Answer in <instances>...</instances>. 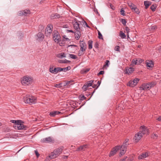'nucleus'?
I'll use <instances>...</instances> for the list:
<instances>
[{
  "label": "nucleus",
  "mask_w": 161,
  "mask_h": 161,
  "mask_svg": "<svg viewBox=\"0 0 161 161\" xmlns=\"http://www.w3.org/2000/svg\"><path fill=\"white\" fill-rule=\"evenodd\" d=\"M72 24L75 29V38L76 40H78L81 35L80 25V24H81V22L78 21L76 18H74L72 21Z\"/></svg>",
  "instance_id": "f257e3e1"
},
{
  "label": "nucleus",
  "mask_w": 161,
  "mask_h": 161,
  "mask_svg": "<svg viewBox=\"0 0 161 161\" xmlns=\"http://www.w3.org/2000/svg\"><path fill=\"white\" fill-rule=\"evenodd\" d=\"M33 81V78L30 76L25 75L21 78V84L24 86H28L32 83Z\"/></svg>",
  "instance_id": "f03ea898"
},
{
  "label": "nucleus",
  "mask_w": 161,
  "mask_h": 161,
  "mask_svg": "<svg viewBox=\"0 0 161 161\" xmlns=\"http://www.w3.org/2000/svg\"><path fill=\"white\" fill-rule=\"evenodd\" d=\"M24 102L27 103L32 104L36 102V98L33 96L27 95L24 98Z\"/></svg>",
  "instance_id": "7ed1b4c3"
},
{
  "label": "nucleus",
  "mask_w": 161,
  "mask_h": 161,
  "mask_svg": "<svg viewBox=\"0 0 161 161\" xmlns=\"http://www.w3.org/2000/svg\"><path fill=\"white\" fill-rule=\"evenodd\" d=\"M156 85L155 82H152L148 83H143L140 87L141 90H149L151 88L154 87Z\"/></svg>",
  "instance_id": "20e7f679"
},
{
  "label": "nucleus",
  "mask_w": 161,
  "mask_h": 161,
  "mask_svg": "<svg viewBox=\"0 0 161 161\" xmlns=\"http://www.w3.org/2000/svg\"><path fill=\"white\" fill-rule=\"evenodd\" d=\"M129 141V139H126L125 140V141L123 142V144L120 146L119 149L121 150L119 154V156L121 157L122 155L124 154L126 152V147L127 146V143Z\"/></svg>",
  "instance_id": "39448f33"
},
{
  "label": "nucleus",
  "mask_w": 161,
  "mask_h": 161,
  "mask_svg": "<svg viewBox=\"0 0 161 161\" xmlns=\"http://www.w3.org/2000/svg\"><path fill=\"white\" fill-rule=\"evenodd\" d=\"M14 127L15 129H17L19 130L25 129L26 127L21 123V121L20 120L17 121V123L15 124Z\"/></svg>",
  "instance_id": "423d86ee"
},
{
  "label": "nucleus",
  "mask_w": 161,
  "mask_h": 161,
  "mask_svg": "<svg viewBox=\"0 0 161 161\" xmlns=\"http://www.w3.org/2000/svg\"><path fill=\"white\" fill-rule=\"evenodd\" d=\"M93 80H92L88 81L82 87V89L84 90V91H86L89 90V89H88V88L90 86H92V85H93Z\"/></svg>",
  "instance_id": "0eeeda50"
},
{
  "label": "nucleus",
  "mask_w": 161,
  "mask_h": 161,
  "mask_svg": "<svg viewBox=\"0 0 161 161\" xmlns=\"http://www.w3.org/2000/svg\"><path fill=\"white\" fill-rule=\"evenodd\" d=\"M53 29V25L51 24H49L46 27L45 32L46 34L47 35L51 33Z\"/></svg>",
  "instance_id": "6e6552de"
},
{
  "label": "nucleus",
  "mask_w": 161,
  "mask_h": 161,
  "mask_svg": "<svg viewBox=\"0 0 161 161\" xmlns=\"http://www.w3.org/2000/svg\"><path fill=\"white\" fill-rule=\"evenodd\" d=\"M42 141L44 143H54L55 142V140L51 136H49L47 137L43 138L42 140Z\"/></svg>",
  "instance_id": "1a4fd4ad"
},
{
  "label": "nucleus",
  "mask_w": 161,
  "mask_h": 161,
  "mask_svg": "<svg viewBox=\"0 0 161 161\" xmlns=\"http://www.w3.org/2000/svg\"><path fill=\"white\" fill-rule=\"evenodd\" d=\"M53 39L55 42L58 43L60 41V37L58 32L53 33Z\"/></svg>",
  "instance_id": "9d476101"
},
{
  "label": "nucleus",
  "mask_w": 161,
  "mask_h": 161,
  "mask_svg": "<svg viewBox=\"0 0 161 161\" xmlns=\"http://www.w3.org/2000/svg\"><path fill=\"white\" fill-rule=\"evenodd\" d=\"M119 147H120V146H117L113 148L110 153V154H109V157H111L114 155L117 151L119 149Z\"/></svg>",
  "instance_id": "9b49d317"
},
{
  "label": "nucleus",
  "mask_w": 161,
  "mask_h": 161,
  "mask_svg": "<svg viewBox=\"0 0 161 161\" xmlns=\"http://www.w3.org/2000/svg\"><path fill=\"white\" fill-rule=\"evenodd\" d=\"M44 37V35L43 33L39 32L36 35V40L38 42H41L43 41Z\"/></svg>",
  "instance_id": "f8f14e48"
},
{
  "label": "nucleus",
  "mask_w": 161,
  "mask_h": 161,
  "mask_svg": "<svg viewBox=\"0 0 161 161\" xmlns=\"http://www.w3.org/2000/svg\"><path fill=\"white\" fill-rule=\"evenodd\" d=\"M142 136V133L139 131L137 134H136L134 138V141L136 142H138L141 138Z\"/></svg>",
  "instance_id": "ddd939ff"
},
{
  "label": "nucleus",
  "mask_w": 161,
  "mask_h": 161,
  "mask_svg": "<svg viewBox=\"0 0 161 161\" xmlns=\"http://www.w3.org/2000/svg\"><path fill=\"white\" fill-rule=\"evenodd\" d=\"M141 130H142L140 131L142 133V135L144 134H148L149 133L148 129L147 127L143 125L140 127Z\"/></svg>",
  "instance_id": "4468645a"
},
{
  "label": "nucleus",
  "mask_w": 161,
  "mask_h": 161,
  "mask_svg": "<svg viewBox=\"0 0 161 161\" xmlns=\"http://www.w3.org/2000/svg\"><path fill=\"white\" fill-rule=\"evenodd\" d=\"M80 50L82 51H86V45L85 42L83 41H80Z\"/></svg>",
  "instance_id": "2eb2a0df"
},
{
  "label": "nucleus",
  "mask_w": 161,
  "mask_h": 161,
  "mask_svg": "<svg viewBox=\"0 0 161 161\" xmlns=\"http://www.w3.org/2000/svg\"><path fill=\"white\" fill-rule=\"evenodd\" d=\"M146 66L147 67L152 68L154 66V63L151 60H147L146 61Z\"/></svg>",
  "instance_id": "dca6fc26"
},
{
  "label": "nucleus",
  "mask_w": 161,
  "mask_h": 161,
  "mask_svg": "<svg viewBox=\"0 0 161 161\" xmlns=\"http://www.w3.org/2000/svg\"><path fill=\"white\" fill-rule=\"evenodd\" d=\"M59 154L56 150H54L53 152L49 156V157L51 159H53L59 155Z\"/></svg>",
  "instance_id": "f3484780"
},
{
  "label": "nucleus",
  "mask_w": 161,
  "mask_h": 161,
  "mask_svg": "<svg viewBox=\"0 0 161 161\" xmlns=\"http://www.w3.org/2000/svg\"><path fill=\"white\" fill-rule=\"evenodd\" d=\"M30 12V11L29 10H25L22 11H20V13H19V15H24L26 16L27 14H29Z\"/></svg>",
  "instance_id": "a211bd4d"
},
{
  "label": "nucleus",
  "mask_w": 161,
  "mask_h": 161,
  "mask_svg": "<svg viewBox=\"0 0 161 161\" xmlns=\"http://www.w3.org/2000/svg\"><path fill=\"white\" fill-rule=\"evenodd\" d=\"M148 156V154L146 152L142 153L138 157L139 159H142Z\"/></svg>",
  "instance_id": "6ab92c4d"
},
{
  "label": "nucleus",
  "mask_w": 161,
  "mask_h": 161,
  "mask_svg": "<svg viewBox=\"0 0 161 161\" xmlns=\"http://www.w3.org/2000/svg\"><path fill=\"white\" fill-rule=\"evenodd\" d=\"M134 70V68L130 67L125 69V72L126 74H129L131 73Z\"/></svg>",
  "instance_id": "aec40b11"
},
{
  "label": "nucleus",
  "mask_w": 161,
  "mask_h": 161,
  "mask_svg": "<svg viewBox=\"0 0 161 161\" xmlns=\"http://www.w3.org/2000/svg\"><path fill=\"white\" fill-rule=\"evenodd\" d=\"M57 56V57L60 58H63L66 57V54L64 53H61L58 54Z\"/></svg>",
  "instance_id": "412c9836"
},
{
  "label": "nucleus",
  "mask_w": 161,
  "mask_h": 161,
  "mask_svg": "<svg viewBox=\"0 0 161 161\" xmlns=\"http://www.w3.org/2000/svg\"><path fill=\"white\" fill-rule=\"evenodd\" d=\"M61 113V112L57 111H55L54 112H51L50 113L49 115L50 116L52 117H54L57 114H59Z\"/></svg>",
  "instance_id": "4be33fe9"
},
{
  "label": "nucleus",
  "mask_w": 161,
  "mask_h": 161,
  "mask_svg": "<svg viewBox=\"0 0 161 161\" xmlns=\"http://www.w3.org/2000/svg\"><path fill=\"white\" fill-rule=\"evenodd\" d=\"M87 147L88 146L87 145H84L82 146H81L78 148L77 151H82L83 150H84L85 149L87 148Z\"/></svg>",
  "instance_id": "5701e85b"
},
{
  "label": "nucleus",
  "mask_w": 161,
  "mask_h": 161,
  "mask_svg": "<svg viewBox=\"0 0 161 161\" xmlns=\"http://www.w3.org/2000/svg\"><path fill=\"white\" fill-rule=\"evenodd\" d=\"M58 62L60 63L68 64L70 63V61L66 59H64V60H59Z\"/></svg>",
  "instance_id": "b1692460"
},
{
  "label": "nucleus",
  "mask_w": 161,
  "mask_h": 161,
  "mask_svg": "<svg viewBox=\"0 0 161 161\" xmlns=\"http://www.w3.org/2000/svg\"><path fill=\"white\" fill-rule=\"evenodd\" d=\"M64 149V147L63 146H61L58 148L57 149H56L57 152L59 154V155L62 152L63 150Z\"/></svg>",
  "instance_id": "393cba45"
},
{
  "label": "nucleus",
  "mask_w": 161,
  "mask_h": 161,
  "mask_svg": "<svg viewBox=\"0 0 161 161\" xmlns=\"http://www.w3.org/2000/svg\"><path fill=\"white\" fill-rule=\"evenodd\" d=\"M93 42L92 40H89L88 42V48L89 49H91L92 47Z\"/></svg>",
  "instance_id": "a878e982"
},
{
  "label": "nucleus",
  "mask_w": 161,
  "mask_h": 161,
  "mask_svg": "<svg viewBox=\"0 0 161 161\" xmlns=\"http://www.w3.org/2000/svg\"><path fill=\"white\" fill-rule=\"evenodd\" d=\"M132 80H130L127 84V85L130 87H133L135 86L134 84L133 83Z\"/></svg>",
  "instance_id": "bb28decb"
},
{
  "label": "nucleus",
  "mask_w": 161,
  "mask_h": 161,
  "mask_svg": "<svg viewBox=\"0 0 161 161\" xmlns=\"http://www.w3.org/2000/svg\"><path fill=\"white\" fill-rule=\"evenodd\" d=\"M71 67L70 66H69L68 67L64 68H61V71H63L64 72H65L68 70H69L70 69Z\"/></svg>",
  "instance_id": "cd10ccee"
},
{
  "label": "nucleus",
  "mask_w": 161,
  "mask_h": 161,
  "mask_svg": "<svg viewBox=\"0 0 161 161\" xmlns=\"http://www.w3.org/2000/svg\"><path fill=\"white\" fill-rule=\"evenodd\" d=\"M128 5L130 7L131 9L133 10L136 7V6L133 4L132 3L130 2L128 3Z\"/></svg>",
  "instance_id": "c85d7f7f"
},
{
  "label": "nucleus",
  "mask_w": 161,
  "mask_h": 161,
  "mask_svg": "<svg viewBox=\"0 0 161 161\" xmlns=\"http://www.w3.org/2000/svg\"><path fill=\"white\" fill-rule=\"evenodd\" d=\"M132 82H133V83L134 84L135 86L139 81V79L137 78H135L133 80H132Z\"/></svg>",
  "instance_id": "c756f323"
},
{
  "label": "nucleus",
  "mask_w": 161,
  "mask_h": 161,
  "mask_svg": "<svg viewBox=\"0 0 161 161\" xmlns=\"http://www.w3.org/2000/svg\"><path fill=\"white\" fill-rule=\"evenodd\" d=\"M55 71V74L58 73L59 71H61V68L60 67H58L54 68Z\"/></svg>",
  "instance_id": "7c9ffc66"
},
{
  "label": "nucleus",
  "mask_w": 161,
  "mask_h": 161,
  "mask_svg": "<svg viewBox=\"0 0 161 161\" xmlns=\"http://www.w3.org/2000/svg\"><path fill=\"white\" fill-rule=\"evenodd\" d=\"M132 10L133 11L135 12L137 14H139L140 13V11H139V9L138 8H137L136 7Z\"/></svg>",
  "instance_id": "2f4dec72"
},
{
  "label": "nucleus",
  "mask_w": 161,
  "mask_h": 161,
  "mask_svg": "<svg viewBox=\"0 0 161 161\" xmlns=\"http://www.w3.org/2000/svg\"><path fill=\"white\" fill-rule=\"evenodd\" d=\"M136 59L134 58L132 60L131 63L132 64L134 65H137V62Z\"/></svg>",
  "instance_id": "473e14b6"
},
{
  "label": "nucleus",
  "mask_w": 161,
  "mask_h": 161,
  "mask_svg": "<svg viewBox=\"0 0 161 161\" xmlns=\"http://www.w3.org/2000/svg\"><path fill=\"white\" fill-rule=\"evenodd\" d=\"M101 84V82L99 81H97V85H93L92 86V87L93 88H95L96 87V88L95 89L94 91L98 87V86H100V84Z\"/></svg>",
  "instance_id": "72a5a7b5"
},
{
  "label": "nucleus",
  "mask_w": 161,
  "mask_h": 161,
  "mask_svg": "<svg viewBox=\"0 0 161 161\" xmlns=\"http://www.w3.org/2000/svg\"><path fill=\"white\" fill-rule=\"evenodd\" d=\"M120 36L122 38H124L126 37L125 33L123 32L122 31H120Z\"/></svg>",
  "instance_id": "f704fd0d"
},
{
  "label": "nucleus",
  "mask_w": 161,
  "mask_h": 161,
  "mask_svg": "<svg viewBox=\"0 0 161 161\" xmlns=\"http://www.w3.org/2000/svg\"><path fill=\"white\" fill-rule=\"evenodd\" d=\"M156 7V4H153L150 7L151 9L153 11H154L155 10Z\"/></svg>",
  "instance_id": "c9c22d12"
},
{
  "label": "nucleus",
  "mask_w": 161,
  "mask_h": 161,
  "mask_svg": "<svg viewBox=\"0 0 161 161\" xmlns=\"http://www.w3.org/2000/svg\"><path fill=\"white\" fill-rule=\"evenodd\" d=\"M69 56L71 58L73 59H76L77 58V57L76 56V55L73 54H69Z\"/></svg>",
  "instance_id": "e433bc0d"
},
{
  "label": "nucleus",
  "mask_w": 161,
  "mask_h": 161,
  "mask_svg": "<svg viewBox=\"0 0 161 161\" xmlns=\"http://www.w3.org/2000/svg\"><path fill=\"white\" fill-rule=\"evenodd\" d=\"M64 83V84L63 83H60L59 84H56L55 86L57 87H61L62 86H65Z\"/></svg>",
  "instance_id": "4c0bfd02"
},
{
  "label": "nucleus",
  "mask_w": 161,
  "mask_h": 161,
  "mask_svg": "<svg viewBox=\"0 0 161 161\" xmlns=\"http://www.w3.org/2000/svg\"><path fill=\"white\" fill-rule=\"evenodd\" d=\"M120 21L124 25H125L126 23V21L125 19H121Z\"/></svg>",
  "instance_id": "58836bf2"
},
{
  "label": "nucleus",
  "mask_w": 161,
  "mask_h": 161,
  "mask_svg": "<svg viewBox=\"0 0 161 161\" xmlns=\"http://www.w3.org/2000/svg\"><path fill=\"white\" fill-rule=\"evenodd\" d=\"M158 137V135L156 133L153 134L152 135V138L154 139H157V138Z\"/></svg>",
  "instance_id": "ea45409f"
},
{
  "label": "nucleus",
  "mask_w": 161,
  "mask_h": 161,
  "mask_svg": "<svg viewBox=\"0 0 161 161\" xmlns=\"http://www.w3.org/2000/svg\"><path fill=\"white\" fill-rule=\"evenodd\" d=\"M136 60L137 61V65L140 64L143 61V60L140 58H138V59H136Z\"/></svg>",
  "instance_id": "a19ab883"
},
{
  "label": "nucleus",
  "mask_w": 161,
  "mask_h": 161,
  "mask_svg": "<svg viewBox=\"0 0 161 161\" xmlns=\"http://www.w3.org/2000/svg\"><path fill=\"white\" fill-rule=\"evenodd\" d=\"M98 38L99 39H103V36L101 33H100V32L99 31H98Z\"/></svg>",
  "instance_id": "79ce46f5"
},
{
  "label": "nucleus",
  "mask_w": 161,
  "mask_h": 161,
  "mask_svg": "<svg viewBox=\"0 0 161 161\" xmlns=\"http://www.w3.org/2000/svg\"><path fill=\"white\" fill-rule=\"evenodd\" d=\"M49 71L52 73L55 74L54 69H53V67L50 68Z\"/></svg>",
  "instance_id": "37998d69"
},
{
  "label": "nucleus",
  "mask_w": 161,
  "mask_h": 161,
  "mask_svg": "<svg viewBox=\"0 0 161 161\" xmlns=\"http://www.w3.org/2000/svg\"><path fill=\"white\" fill-rule=\"evenodd\" d=\"M86 97L84 95H80L79 97V98L80 100H83L86 98Z\"/></svg>",
  "instance_id": "c03bdc74"
},
{
  "label": "nucleus",
  "mask_w": 161,
  "mask_h": 161,
  "mask_svg": "<svg viewBox=\"0 0 161 161\" xmlns=\"http://www.w3.org/2000/svg\"><path fill=\"white\" fill-rule=\"evenodd\" d=\"M85 51H84L83 50L82 51L81 50H80L78 54V55L79 56H81L83 54V52Z\"/></svg>",
  "instance_id": "a18cd8bd"
},
{
  "label": "nucleus",
  "mask_w": 161,
  "mask_h": 161,
  "mask_svg": "<svg viewBox=\"0 0 161 161\" xmlns=\"http://www.w3.org/2000/svg\"><path fill=\"white\" fill-rule=\"evenodd\" d=\"M144 4L146 8H147L149 6V4L148 3L147 1H145L144 2Z\"/></svg>",
  "instance_id": "49530a36"
},
{
  "label": "nucleus",
  "mask_w": 161,
  "mask_h": 161,
  "mask_svg": "<svg viewBox=\"0 0 161 161\" xmlns=\"http://www.w3.org/2000/svg\"><path fill=\"white\" fill-rule=\"evenodd\" d=\"M120 12V14L122 15L123 16H124L125 15V11L123 9V8L121 9Z\"/></svg>",
  "instance_id": "de8ad7c7"
},
{
  "label": "nucleus",
  "mask_w": 161,
  "mask_h": 161,
  "mask_svg": "<svg viewBox=\"0 0 161 161\" xmlns=\"http://www.w3.org/2000/svg\"><path fill=\"white\" fill-rule=\"evenodd\" d=\"M119 46H116L114 47V50L117 51H119Z\"/></svg>",
  "instance_id": "09e8293b"
},
{
  "label": "nucleus",
  "mask_w": 161,
  "mask_h": 161,
  "mask_svg": "<svg viewBox=\"0 0 161 161\" xmlns=\"http://www.w3.org/2000/svg\"><path fill=\"white\" fill-rule=\"evenodd\" d=\"M35 153L36 156H37V157H38L39 156L40 154L38 153V152L37 150H35Z\"/></svg>",
  "instance_id": "8fccbe9b"
},
{
  "label": "nucleus",
  "mask_w": 161,
  "mask_h": 161,
  "mask_svg": "<svg viewBox=\"0 0 161 161\" xmlns=\"http://www.w3.org/2000/svg\"><path fill=\"white\" fill-rule=\"evenodd\" d=\"M51 18L52 19H56L55 14H52L51 16Z\"/></svg>",
  "instance_id": "3c124183"
},
{
  "label": "nucleus",
  "mask_w": 161,
  "mask_h": 161,
  "mask_svg": "<svg viewBox=\"0 0 161 161\" xmlns=\"http://www.w3.org/2000/svg\"><path fill=\"white\" fill-rule=\"evenodd\" d=\"M55 15L56 19L58 18H59L60 17V15L58 14H55Z\"/></svg>",
  "instance_id": "603ef678"
},
{
  "label": "nucleus",
  "mask_w": 161,
  "mask_h": 161,
  "mask_svg": "<svg viewBox=\"0 0 161 161\" xmlns=\"http://www.w3.org/2000/svg\"><path fill=\"white\" fill-rule=\"evenodd\" d=\"M67 31L68 32H71L72 33H75V31H74L72 30H67Z\"/></svg>",
  "instance_id": "864d4df0"
},
{
  "label": "nucleus",
  "mask_w": 161,
  "mask_h": 161,
  "mask_svg": "<svg viewBox=\"0 0 161 161\" xmlns=\"http://www.w3.org/2000/svg\"><path fill=\"white\" fill-rule=\"evenodd\" d=\"M104 73V71H100L98 73V75H101L103 74Z\"/></svg>",
  "instance_id": "5fc2aeb1"
},
{
  "label": "nucleus",
  "mask_w": 161,
  "mask_h": 161,
  "mask_svg": "<svg viewBox=\"0 0 161 161\" xmlns=\"http://www.w3.org/2000/svg\"><path fill=\"white\" fill-rule=\"evenodd\" d=\"M11 122L13 123H15V124H17V121L16 120H11Z\"/></svg>",
  "instance_id": "6e6d98bb"
},
{
  "label": "nucleus",
  "mask_w": 161,
  "mask_h": 161,
  "mask_svg": "<svg viewBox=\"0 0 161 161\" xmlns=\"http://www.w3.org/2000/svg\"><path fill=\"white\" fill-rule=\"evenodd\" d=\"M89 70V69H87L85 70L84 73H86Z\"/></svg>",
  "instance_id": "4d7b16f0"
},
{
  "label": "nucleus",
  "mask_w": 161,
  "mask_h": 161,
  "mask_svg": "<svg viewBox=\"0 0 161 161\" xmlns=\"http://www.w3.org/2000/svg\"><path fill=\"white\" fill-rule=\"evenodd\" d=\"M82 22L83 23V24H84V23L85 24V25H86V26L87 27H89V26H88V25H87V23H86V21H84V22Z\"/></svg>",
  "instance_id": "13d9d810"
},
{
  "label": "nucleus",
  "mask_w": 161,
  "mask_h": 161,
  "mask_svg": "<svg viewBox=\"0 0 161 161\" xmlns=\"http://www.w3.org/2000/svg\"><path fill=\"white\" fill-rule=\"evenodd\" d=\"M59 45L60 46H62L64 45V43H63L62 42H59Z\"/></svg>",
  "instance_id": "bf43d9fd"
},
{
  "label": "nucleus",
  "mask_w": 161,
  "mask_h": 161,
  "mask_svg": "<svg viewBox=\"0 0 161 161\" xmlns=\"http://www.w3.org/2000/svg\"><path fill=\"white\" fill-rule=\"evenodd\" d=\"M109 63V61L107 60L106 61L105 64L107 65H108V63Z\"/></svg>",
  "instance_id": "052dcab7"
},
{
  "label": "nucleus",
  "mask_w": 161,
  "mask_h": 161,
  "mask_svg": "<svg viewBox=\"0 0 161 161\" xmlns=\"http://www.w3.org/2000/svg\"><path fill=\"white\" fill-rule=\"evenodd\" d=\"M157 120L159 121H161V116H160L158 119Z\"/></svg>",
  "instance_id": "680f3d73"
},
{
  "label": "nucleus",
  "mask_w": 161,
  "mask_h": 161,
  "mask_svg": "<svg viewBox=\"0 0 161 161\" xmlns=\"http://www.w3.org/2000/svg\"><path fill=\"white\" fill-rule=\"evenodd\" d=\"M157 28V27L155 26H152V29H155Z\"/></svg>",
  "instance_id": "e2e57ef3"
},
{
  "label": "nucleus",
  "mask_w": 161,
  "mask_h": 161,
  "mask_svg": "<svg viewBox=\"0 0 161 161\" xmlns=\"http://www.w3.org/2000/svg\"><path fill=\"white\" fill-rule=\"evenodd\" d=\"M98 46V45L97 44H95V47H97Z\"/></svg>",
  "instance_id": "0e129e2a"
},
{
  "label": "nucleus",
  "mask_w": 161,
  "mask_h": 161,
  "mask_svg": "<svg viewBox=\"0 0 161 161\" xmlns=\"http://www.w3.org/2000/svg\"><path fill=\"white\" fill-rule=\"evenodd\" d=\"M70 81H67L66 83H65V84L66 85H69V83H70Z\"/></svg>",
  "instance_id": "69168bd1"
},
{
  "label": "nucleus",
  "mask_w": 161,
  "mask_h": 161,
  "mask_svg": "<svg viewBox=\"0 0 161 161\" xmlns=\"http://www.w3.org/2000/svg\"><path fill=\"white\" fill-rule=\"evenodd\" d=\"M69 46H74V47H75L76 46L75 45H70L69 46Z\"/></svg>",
  "instance_id": "338daca9"
},
{
  "label": "nucleus",
  "mask_w": 161,
  "mask_h": 161,
  "mask_svg": "<svg viewBox=\"0 0 161 161\" xmlns=\"http://www.w3.org/2000/svg\"><path fill=\"white\" fill-rule=\"evenodd\" d=\"M159 50L161 51V46L159 47Z\"/></svg>",
  "instance_id": "774afa93"
}]
</instances>
